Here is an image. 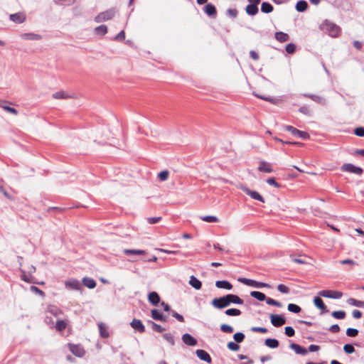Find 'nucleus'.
<instances>
[{"mask_svg":"<svg viewBox=\"0 0 364 364\" xmlns=\"http://www.w3.org/2000/svg\"><path fill=\"white\" fill-rule=\"evenodd\" d=\"M231 304L242 305L244 304V301L237 295L233 294H228L223 296L216 297L211 301L213 306L218 309H225Z\"/></svg>","mask_w":364,"mask_h":364,"instance_id":"obj_1","label":"nucleus"},{"mask_svg":"<svg viewBox=\"0 0 364 364\" xmlns=\"http://www.w3.org/2000/svg\"><path fill=\"white\" fill-rule=\"evenodd\" d=\"M321 28L327 33L330 36L336 38L341 33V28L338 25L325 20L321 25Z\"/></svg>","mask_w":364,"mask_h":364,"instance_id":"obj_2","label":"nucleus"},{"mask_svg":"<svg viewBox=\"0 0 364 364\" xmlns=\"http://www.w3.org/2000/svg\"><path fill=\"white\" fill-rule=\"evenodd\" d=\"M250 295L256 299L257 300L259 301H266V303L268 304V305H270V306H277V307H279V308H281L282 307V304L277 300H274L272 298H269V297H267L266 295L261 292V291H252L250 294Z\"/></svg>","mask_w":364,"mask_h":364,"instance_id":"obj_3","label":"nucleus"},{"mask_svg":"<svg viewBox=\"0 0 364 364\" xmlns=\"http://www.w3.org/2000/svg\"><path fill=\"white\" fill-rule=\"evenodd\" d=\"M284 129L290 132L291 135L301 138L304 140H308L310 139V134L304 131H301L291 125H285Z\"/></svg>","mask_w":364,"mask_h":364,"instance_id":"obj_4","label":"nucleus"},{"mask_svg":"<svg viewBox=\"0 0 364 364\" xmlns=\"http://www.w3.org/2000/svg\"><path fill=\"white\" fill-rule=\"evenodd\" d=\"M238 282H240V283H242L247 286L252 287L255 288H263V287L270 288L271 287V285L267 283L262 282H257L256 280H254L252 279H247V278H245V277H240L238 279Z\"/></svg>","mask_w":364,"mask_h":364,"instance_id":"obj_5","label":"nucleus"},{"mask_svg":"<svg viewBox=\"0 0 364 364\" xmlns=\"http://www.w3.org/2000/svg\"><path fill=\"white\" fill-rule=\"evenodd\" d=\"M115 13V9L114 8L100 12L95 17V21L97 23H100L110 20L114 16Z\"/></svg>","mask_w":364,"mask_h":364,"instance_id":"obj_6","label":"nucleus"},{"mask_svg":"<svg viewBox=\"0 0 364 364\" xmlns=\"http://www.w3.org/2000/svg\"><path fill=\"white\" fill-rule=\"evenodd\" d=\"M342 171L348 172L360 176L363 173L364 170L360 166H357L353 164L347 163L344 164L341 166Z\"/></svg>","mask_w":364,"mask_h":364,"instance_id":"obj_7","label":"nucleus"},{"mask_svg":"<svg viewBox=\"0 0 364 364\" xmlns=\"http://www.w3.org/2000/svg\"><path fill=\"white\" fill-rule=\"evenodd\" d=\"M318 294L320 296H323L326 298H330V299H339L342 297L343 293L339 291H334V290H321L320 291Z\"/></svg>","mask_w":364,"mask_h":364,"instance_id":"obj_8","label":"nucleus"},{"mask_svg":"<svg viewBox=\"0 0 364 364\" xmlns=\"http://www.w3.org/2000/svg\"><path fill=\"white\" fill-rule=\"evenodd\" d=\"M269 318L271 323L274 327H281L287 322V319L283 314H271Z\"/></svg>","mask_w":364,"mask_h":364,"instance_id":"obj_9","label":"nucleus"},{"mask_svg":"<svg viewBox=\"0 0 364 364\" xmlns=\"http://www.w3.org/2000/svg\"><path fill=\"white\" fill-rule=\"evenodd\" d=\"M65 288L70 290H82L83 288L80 281L77 279L72 278L65 282Z\"/></svg>","mask_w":364,"mask_h":364,"instance_id":"obj_10","label":"nucleus"},{"mask_svg":"<svg viewBox=\"0 0 364 364\" xmlns=\"http://www.w3.org/2000/svg\"><path fill=\"white\" fill-rule=\"evenodd\" d=\"M242 191L249 196H250L252 199L260 201L262 203H265V200L263 196L257 191H253L247 187H245L242 188Z\"/></svg>","mask_w":364,"mask_h":364,"instance_id":"obj_11","label":"nucleus"},{"mask_svg":"<svg viewBox=\"0 0 364 364\" xmlns=\"http://www.w3.org/2000/svg\"><path fill=\"white\" fill-rule=\"evenodd\" d=\"M130 326L133 329L140 333H143L146 331L145 326L140 319L134 318L130 323Z\"/></svg>","mask_w":364,"mask_h":364,"instance_id":"obj_12","label":"nucleus"},{"mask_svg":"<svg viewBox=\"0 0 364 364\" xmlns=\"http://www.w3.org/2000/svg\"><path fill=\"white\" fill-rule=\"evenodd\" d=\"M69 349L73 355L77 357H82L85 355V350L80 345L70 343Z\"/></svg>","mask_w":364,"mask_h":364,"instance_id":"obj_13","label":"nucleus"},{"mask_svg":"<svg viewBox=\"0 0 364 364\" xmlns=\"http://www.w3.org/2000/svg\"><path fill=\"white\" fill-rule=\"evenodd\" d=\"M196 355H197V357L200 360L205 361V362H206L208 363H212V358H211V356L210 355V354L206 350H205L203 349H198V350H196Z\"/></svg>","mask_w":364,"mask_h":364,"instance_id":"obj_14","label":"nucleus"},{"mask_svg":"<svg viewBox=\"0 0 364 364\" xmlns=\"http://www.w3.org/2000/svg\"><path fill=\"white\" fill-rule=\"evenodd\" d=\"M183 342L188 346H195L198 343V341L190 333H186L182 336Z\"/></svg>","mask_w":364,"mask_h":364,"instance_id":"obj_15","label":"nucleus"},{"mask_svg":"<svg viewBox=\"0 0 364 364\" xmlns=\"http://www.w3.org/2000/svg\"><path fill=\"white\" fill-rule=\"evenodd\" d=\"M205 14L209 17L215 18L217 15V9L215 5L211 3H208L203 8Z\"/></svg>","mask_w":364,"mask_h":364,"instance_id":"obj_16","label":"nucleus"},{"mask_svg":"<svg viewBox=\"0 0 364 364\" xmlns=\"http://www.w3.org/2000/svg\"><path fill=\"white\" fill-rule=\"evenodd\" d=\"M149 302L153 306H158L161 302V297L156 291H151L147 296Z\"/></svg>","mask_w":364,"mask_h":364,"instance_id":"obj_17","label":"nucleus"},{"mask_svg":"<svg viewBox=\"0 0 364 364\" xmlns=\"http://www.w3.org/2000/svg\"><path fill=\"white\" fill-rule=\"evenodd\" d=\"M151 316L155 321H160L163 322H166L167 321V316L164 315L156 309H154L151 311Z\"/></svg>","mask_w":364,"mask_h":364,"instance_id":"obj_18","label":"nucleus"},{"mask_svg":"<svg viewBox=\"0 0 364 364\" xmlns=\"http://www.w3.org/2000/svg\"><path fill=\"white\" fill-rule=\"evenodd\" d=\"M314 305L321 311V314H325L328 312V309L327 306L325 305L322 299L319 296H315L314 298Z\"/></svg>","mask_w":364,"mask_h":364,"instance_id":"obj_19","label":"nucleus"},{"mask_svg":"<svg viewBox=\"0 0 364 364\" xmlns=\"http://www.w3.org/2000/svg\"><path fill=\"white\" fill-rule=\"evenodd\" d=\"M26 15L23 13L18 12L9 16V19L16 23H22L26 21Z\"/></svg>","mask_w":364,"mask_h":364,"instance_id":"obj_20","label":"nucleus"},{"mask_svg":"<svg viewBox=\"0 0 364 364\" xmlns=\"http://www.w3.org/2000/svg\"><path fill=\"white\" fill-rule=\"evenodd\" d=\"M289 348L298 355H305L308 353V350L306 348L295 343H291L289 345Z\"/></svg>","mask_w":364,"mask_h":364,"instance_id":"obj_21","label":"nucleus"},{"mask_svg":"<svg viewBox=\"0 0 364 364\" xmlns=\"http://www.w3.org/2000/svg\"><path fill=\"white\" fill-rule=\"evenodd\" d=\"M257 170L260 172H264V173H272L273 172V168L271 166V164L265 161H260L259 165L257 168Z\"/></svg>","mask_w":364,"mask_h":364,"instance_id":"obj_22","label":"nucleus"},{"mask_svg":"<svg viewBox=\"0 0 364 364\" xmlns=\"http://www.w3.org/2000/svg\"><path fill=\"white\" fill-rule=\"evenodd\" d=\"M215 286L218 289H224L227 290H231L233 287L232 284L228 280L216 281Z\"/></svg>","mask_w":364,"mask_h":364,"instance_id":"obj_23","label":"nucleus"},{"mask_svg":"<svg viewBox=\"0 0 364 364\" xmlns=\"http://www.w3.org/2000/svg\"><path fill=\"white\" fill-rule=\"evenodd\" d=\"M20 272L21 273V279L23 281H24L27 283H31V284L37 283V281L36 280L35 277H33L31 274L27 275L26 272L24 269L20 268Z\"/></svg>","mask_w":364,"mask_h":364,"instance_id":"obj_24","label":"nucleus"},{"mask_svg":"<svg viewBox=\"0 0 364 364\" xmlns=\"http://www.w3.org/2000/svg\"><path fill=\"white\" fill-rule=\"evenodd\" d=\"M21 37L27 41H40L42 39V36L40 34L33 33H25L21 35Z\"/></svg>","mask_w":364,"mask_h":364,"instance_id":"obj_25","label":"nucleus"},{"mask_svg":"<svg viewBox=\"0 0 364 364\" xmlns=\"http://www.w3.org/2000/svg\"><path fill=\"white\" fill-rule=\"evenodd\" d=\"M189 284L195 289L199 290L202 287V282L195 276L190 277Z\"/></svg>","mask_w":364,"mask_h":364,"instance_id":"obj_26","label":"nucleus"},{"mask_svg":"<svg viewBox=\"0 0 364 364\" xmlns=\"http://www.w3.org/2000/svg\"><path fill=\"white\" fill-rule=\"evenodd\" d=\"M259 11L258 6L253 4H247L245 7V12L247 15L253 16H255Z\"/></svg>","mask_w":364,"mask_h":364,"instance_id":"obj_27","label":"nucleus"},{"mask_svg":"<svg viewBox=\"0 0 364 364\" xmlns=\"http://www.w3.org/2000/svg\"><path fill=\"white\" fill-rule=\"evenodd\" d=\"M309 4L305 0H299L296 2L295 9L298 12H304L308 9Z\"/></svg>","mask_w":364,"mask_h":364,"instance_id":"obj_28","label":"nucleus"},{"mask_svg":"<svg viewBox=\"0 0 364 364\" xmlns=\"http://www.w3.org/2000/svg\"><path fill=\"white\" fill-rule=\"evenodd\" d=\"M82 284L89 289H94L96 285V281L90 277H84L82 280Z\"/></svg>","mask_w":364,"mask_h":364,"instance_id":"obj_29","label":"nucleus"},{"mask_svg":"<svg viewBox=\"0 0 364 364\" xmlns=\"http://www.w3.org/2000/svg\"><path fill=\"white\" fill-rule=\"evenodd\" d=\"M264 344L270 348H277L279 346V342L276 338H268L265 339Z\"/></svg>","mask_w":364,"mask_h":364,"instance_id":"obj_30","label":"nucleus"},{"mask_svg":"<svg viewBox=\"0 0 364 364\" xmlns=\"http://www.w3.org/2000/svg\"><path fill=\"white\" fill-rule=\"evenodd\" d=\"M123 252L126 255H142L146 253L145 250L135 249H124Z\"/></svg>","mask_w":364,"mask_h":364,"instance_id":"obj_31","label":"nucleus"},{"mask_svg":"<svg viewBox=\"0 0 364 364\" xmlns=\"http://www.w3.org/2000/svg\"><path fill=\"white\" fill-rule=\"evenodd\" d=\"M274 11L273 6L267 2L263 1L261 4V11L264 14H269Z\"/></svg>","mask_w":364,"mask_h":364,"instance_id":"obj_32","label":"nucleus"},{"mask_svg":"<svg viewBox=\"0 0 364 364\" xmlns=\"http://www.w3.org/2000/svg\"><path fill=\"white\" fill-rule=\"evenodd\" d=\"M274 37H275L276 40L280 43H284L289 40V35L282 31L276 32L274 34Z\"/></svg>","mask_w":364,"mask_h":364,"instance_id":"obj_33","label":"nucleus"},{"mask_svg":"<svg viewBox=\"0 0 364 364\" xmlns=\"http://www.w3.org/2000/svg\"><path fill=\"white\" fill-rule=\"evenodd\" d=\"M347 303L349 305L354 306L359 308H364V301L360 300H357L354 298H349L347 300Z\"/></svg>","mask_w":364,"mask_h":364,"instance_id":"obj_34","label":"nucleus"},{"mask_svg":"<svg viewBox=\"0 0 364 364\" xmlns=\"http://www.w3.org/2000/svg\"><path fill=\"white\" fill-rule=\"evenodd\" d=\"M107 33V26L106 25H100L95 28V33L98 36H105Z\"/></svg>","mask_w":364,"mask_h":364,"instance_id":"obj_35","label":"nucleus"},{"mask_svg":"<svg viewBox=\"0 0 364 364\" xmlns=\"http://www.w3.org/2000/svg\"><path fill=\"white\" fill-rule=\"evenodd\" d=\"M99 331L100 336L104 338H107L109 336L107 326L102 323L99 324Z\"/></svg>","mask_w":364,"mask_h":364,"instance_id":"obj_36","label":"nucleus"},{"mask_svg":"<svg viewBox=\"0 0 364 364\" xmlns=\"http://www.w3.org/2000/svg\"><path fill=\"white\" fill-rule=\"evenodd\" d=\"M48 312H49L50 314L55 316H58L59 314H61L63 313L62 311L58 306L54 305L48 306Z\"/></svg>","mask_w":364,"mask_h":364,"instance_id":"obj_37","label":"nucleus"},{"mask_svg":"<svg viewBox=\"0 0 364 364\" xmlns=\"http://www.w3.org/2000/svg\"><path fill=\"white\" fill-rule=\"evenodd\" d=\"M148 323L151 325V328L154 331L162 333L163 331H165V328L164 327L152 321H148Z\"/></svg>","mask_w":364,"mask_h":364,"instance_id":"obj_38","label":"nucleus"},{"mask_svg":"<svg viewBox=\"0 0 364 364\" xmlns=\"http://www.w3.org/2000/svg\"><path fill=\"white\" fill-rule=\"evenodd\" d=\"M331 316L336 319H344L346 316V313L343 310L334 311L331 313Z\"/></svg>","mask_w":364,"mask_h":364,"instance_id":"obj_39","label":"nucleus"},{"mask_svg":"<svg viewBox=\"0 0 364 364\" xmlns=\"http://www.w3.org/2000/svg\"><path fill=\"white\" fill-rule=\"evenodd\" d=\"M225 314L227 315V316H240L241 315L242 312L240 309H235V308H232V309H227L225 311Z\"/></svg>","mask_w":364,"mask_h":364,"instance_id":"obj_40","label":"nucleus"},{"mask_svg":"<svg viewBox=\"0 0 364 364\" xmlns=\"http://www.w3.org/2000/svg\"><path fill=\"white\" fill-rule=\"evenodd\" d=\"M6 102V101L0 102V107H1L5 111H6L11 114L16 115L18 114V110L14 107H10V106L4 105V104H5Z\"/></svg>","mask_w":364,"mask_h":364,"instance_id":"obj_41","label":"nucleus"},{"mask_svg":"<svg viewBox=\"0 0 364 364\" xmlns=\"http://www.w3.org/2000/svg\"><path fill=\"white\" fill-rule=\"evenodd\" d=\"M288 311L294 314H299L301 311V308L295 304H289L287 306Z\"/></svg>","mask_w":364,"mask_h":364,"instance_id":"obj_42","label":"nucleus"},{"mask_svg":"<svg viewBox=\"0 0 364 364\" xmlns=\"http://www.w3.org/2000/svg\"><path fill=\"white\" fill-rule=\"evenodd\" d=\"M220 329L225 333H232L234 331L233 327L226 323H222L220 326Z\"/></svg>","mask_w":364,"mask_h":364,"instance_id":"obj_43","label":"nucleus"},{"mask_svg":"<svg viewBox=\"0 0 364 364\" xmlns=\"http://www.w3.org/2000/svg\"><path fill=\"white\" fill-rule=\"evenodd\" d=\"M245 338V335L242 332H237L233 335V339L237 343H242Z\"/></svg>","mask_w":364,"mask_h":364,"instance_id":"obj_44","label":"nucleus"},{"mask_svg":"<svg viewBox=\"0 0 364 364\" xmlns=\"http://www.w3.org/2000/svg\"><path fill=\"white\" fill-rule=\"evenodd\" d=\"M67 323L64 320H58L55 324V328L58 331H63L65 329Z\"/></svg>","mask_w":364,"mask_h":364,"instance_id":"obj_45","label":"nucleus"},{"mask_svg":"<svg viewBox=\"0 0 364 364\" xmlns=\"http://www.w3.org/2000/svg\"><path fill=\"white\" fill-rule=\"evenodd\" d=\"M255 96H256L259 99L264 100H265L267 102H269L272 104H277V102L279 101V100L272 97H265V96L257 95V94H255Z\"/></svg>","mask_w":364,"mask_h":364,"instance_id":"obj_46","label":"nucleus"},{"mask_svg":"<svg viewBox=\"0 0 364 364\" xmlns=\"http://www.w3.org/2000/svg\"><path fill=\"white\" fill-rule=\"evenodd\" d=\"M296 46L293 43H289L286 45L285 50L289 54H294L296 52Z\"/></svg>","mask_w":364,"mask_h":364,"instance_id":"obj_47","label":"nucleus"},{"mask_svg":"<svg viewBox=\"0 0 364 364\" xmlns=\"http://www.w3.org/2000/svg\"><path fill=\"white\" fill-rule=\"evenodd\" d=\"M227 348L232 351H237L240 349V346L235 341H230L227 344Z\"/></svg>","mask_w":364,"mask_h":364,"instance_id":"obj_48","label":"nucleus"},{"mask_svg":"<svg viewBox=\"0 0 364 364\" xmlns=\"http://www.w3.org/2000/svg\"><path fill=\"white\" fill-rule=\"evenodd\" d=\"M343 350L346 354H352L355 352L354 346L351 343H346L343 346Z\"/></svg>","mask_w":364,"mask_h":364,"instance_id":"obj_49","label":"nucleus"},{"mask_svg":"<svg viewBox=\"0 0 364 364\" xmlns=\"http://www.w3.org/2000/svg\"><path fill=\"white\" fill-rule=\"evenodd\" d=\"M226 15L229 16L230 18L234 19L237 18L238 15V11L236 9H228L226 11Z\"/></svg>","mask_w":364,"mask_h":364,"instance_id":"obj_50","label":"nucleus"},{"mask_svg":"<svg viewBox=\"0 0 364 364\" xmlns=\"http://www.w3.org/2000/svg\"><path fill=\"white\" fill-rule=\"evenodd\" d=\"M201 219L207 223H217L218 222V218L216 216L214 215H205L201 218Z\"/></svg>","mask_w":364,"mask_h":364,"instance_id":"obj_51","label":"nucleus"},{"mask_svg":"<svg viewBox=\"0 0 364 364\" xmlns=\"http://www.w3.org/2000/svg\"><path fill=\"white\" fill-rule=\"evenodd\" d=\"M169 176V172L167 170L161 171L158 173V178L161 181H165L168 179Z\"/></svg>","mask_w":364,"mask_h":364,"instance_id":"obj_52","label":"nucleus"},{"mask_svg":"<svg viewBox=\"0 0 364 364\" xmlns=\"http://www.w3.org/2000/svg\"><path fill=\"white\" fill-rule=\"evenodd\" d=\"M302 96L305 97H308L314 100V102L321 103L322 101V98L320 96L313 95V94H302Z\"/></svg>","mask_w":364,"mask_h":364,"instance_id":"obj_53","label":"nucleus"},{"mask_svg":"<svg viewBox=\"0 0 364 364\" xmlns=\"http://www.w3.org/2000/svg\"><path fill=\"white\" fill-rule=\"evenodd\" d=\"M358 333H359L358 330L356 328H348L346 330V335L348 337H352V338L358 336Z\"/></svg>","mask_w":364,"mask_h":364,"instance_id":"obj_54","label":"nucleus"},{"mask_svg":"<svg viewBox=\"0 0 364 364\" xmlns=\"http://www.w3.org/2000/svg\"><path fill=\"white\" fill-rule=\"evenodd\" d=\"M266 182L270 185V186H273L275 188H281L282 187V185L280 183H279L278 182L276 181V179L274 178V177H270V178H268L267 180H266Z\"/></svg>","mask_w":364,"mask_h":364,"instance_id":"obj_55","label":"nucleus"},{"mask_svg":"<svg viewBox=\"0 0 364 364\" xmlns=\"http://www.w3.org/2000/svg\"><path fill=\"white\" fill-rule=\"evenodd\" d=\"M163 337L171 346L175 345L174 338L171 333H164Z\"/></svg>","mask_w":364,"mask_h":364,"instance_id":"obj_56","label":"nucleus"},{"mask_svg":"<svg viewBox=\"0 0 364 364\" xmlns=\"http://www.w3.org/2000/svg\"><path fill=\"white\" fill-rule=\"evenodd\" d=\"M68 97L63 91H58L53 94V97L55 99H66Z\"/></svg>","mask_w":364,"mask_h":364,"instance_id":"obj_57","label":"nucleus"},{"mask_svg":"<svg viewBox=\"0 0 364 364\" xmlns=\"http://www.w3.org/2000/svg\"><path fill=\"white\" fill-rule=\"evenodd\" d=\"M353 134L358 136H364V127H358L354 129Z\"/></svg>","mask_w":364,"mask_h":364,"instance_id":"obj_58","label":"nucleus"},{"mask_svg":"<svg viewBox=\"0 0 364 364\" xmlns=\"http://www.w3.org/2000/svg\"><path fill=\"white\" fill-rule=\"evenodd\" d=\"M277 290L282 294H289L290 289L284 284H279L277 286Z\"/></svg>","mask_w":364,"mask_h":364,"instance_id":"obj_59","label":"nucleus"},{"mask_svg":"<svg viewBox=\"0 0 364 364\" xmlns=\"http://www.w3.org/2000/svg\"><path fill=\"white\" fill-rule=\"evenodd\" d=\"M284 333L288 337H292L295 335V331L291 326H286L284 328Z\"/></svg>","mask_w":364,"mask_h":364,"instance_id":"obj_60","label":"nucleus"},{"mask_svg":"<svg viewBox=\"0 0 364 364\" xmlns=\"http://www.w3.org/2000/svg\"><path fill=\"white\" fill-rule=\"evenodd\" d=\"M30 290L33 292V293H36L37 294H38L39 296H42V297H44L45 296V293L44 291H43L41 289H40L38 287H36V286H31L30 287Z\"/></svg>","mask_w":364,"mask_h":364,"instance_id":"obj_61","label":"nucleus"},{"mask_svg":"<svg viewBox=\"0 0 364 364\" xmlns=\"http://www.w3.org/2000/svg\"><path fill=\"white\" fill-rule=\"evenodd\" d=\"M299 112L304 115L311 116V112L309 110V108L306 105L301 106L299 109Z\"/></svg>","mask_w":364,"mask_h":364,"instance_id":"obj_62","label":"nucleus"},{"mask_svg":"<svg viewBox=\"0 0 364 364\" xmlns=\"http://www.w3.org/2000/svg\"><path fill=\"white\" fill-rule=\"evenodd\" d=\"M171 315L173 317H174L176 320H178L180 322H184V317L183 315L177 313L176 311H171Z\"/></svg>","mask_w":364,"mask_h":364,"instance_id":"obj_63","label":"nucleus"},{"mask_svg":"<svg viewBox=\"0 0 364 364\" xmlns=\"http://www.w3.org/2000/svg\"><path fill=\"white\" fill-rule=\"evenodd\" d=\"M251 331L255 333H266L268 332V330L264 327H252Z\"/></svg>","mask_w":364,"mask_h":364,"instance_id":"obj_64","label":"nucleus"}]
</instances>
